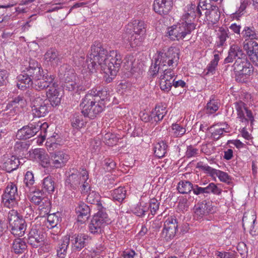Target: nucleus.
Wrapping results in <instances>:
<instances>
[{"mask_svg": "<svg viewBox=\"0 0 258 258\" xmlns=\"http://www.w3.org/2000/svg\"><path fill=\"white\" fill-rule=\"evenodd\" d=\"M243 49L246 51V58L247 56L249 59H251L254 52L258 51V43L255 41H249L243 45Z\"/></svg>", "mask_w": 258, "mask_h": 258, "instance_id": "obj_32", "label": "nucleus"}, {"mask_svg": "<svg viewBox=\"0 0 258 258\" xmlns=\"http://www.w3.org/2000/svg\"><path fill=\"white\" fill-rule=\"evenodd\" d=\"M97 210L98 212L94 215L89 225V231L94 234L101 233L103 227L109 222L105 209L102 205H100Z\"/></svg>", "mask_w": 258, "mask_h": 258, "instance_id": "obj_9", "label": "nucleus"}, {"mask_svg": "<svg viewBox=\"0 0 258 258\" xmlns=\"http://www.w3.org/2000/svg\"><path fill=\"white\" fill-rule=\"evenodd\" d=\"M26 105V100L23 97L18 96L7 104L1 116H6V120L21 111V109Z\"/></svg>", "mask_w": 258, "mask_h": 258, "instance_id": "obj_12", "label": "nucleus"}, {"mask_svg": "<svg viewBox=\"0 0 258 258\" xmlns=\"http://www.w3.org/2000/svg\"><path fill=\"white\" fill-rule=\"evenodd\" d=\"M88 179V172L83 169L81 172H79L76 168H71L68 171L65 184L71 190H77L79 188L82 182Z\"/></svg>", "mask_w": 258, "mask_h": 258, "instance_id": "obj_10", "label": "nucleus"}, {"mask_svg": "<svg viewBox=\"0 0 258 258\" xmlns=\"http://www.w3.org/2000/svg\"><path fill=\"white\" fill-rule=\"evenodd\" d=\"M111 192V195L114 201L122 202L125 198L126 190L124 187H119Z\"/></svg>", "mask_w": 258, "mask_h": 258, "instance_id": "obj_38", "label": "nucleus"}, {"mask_svg": "<svg viewBox=\"0 0 258 258\" xmlns=\"http://www.w3.org/2000/svg\"><path fill=\"white\" fill-rule=\"evenodd\" d=\"M81 188V191L82 194H87L89 190H90V186L89 185L88 183L87 182V180L85 182H82V183L80 185L78 189Z\"/></svg>", "mask_w": 258, "mask_h": 258, "instance_id": "obj_63", "label": "nucleus"}, {"mask_svg": "<svg viewBox=\"0 0 258 258\" xmlns=\"http://www.w3.org/2000/svg\"><path fill=\"white\" fill-rule=\"evenodd\" d=\"M213 3L214 2L212 0H199V5L203 10H207L215 6Z\"/></svg>", "mask_w": 258, "mask_h": 258, "instance_id": "obj_53", "label": "nucleus"}, {"mask_svg": "<svg viewBox=\"0 0 258 258\" xmlns=\"http://www.w3.org/2000/svg\"><path fill=\"white\" fill-rule=\"evenodd\" d=\"M168 145L166 143L162 141L156 143L154 147V154L159 158L163 157L167 152Z\"/></svg>", "mask_w": 258, "mask_h": 258, "instance_id": "obj_36", "label": "nucleus"}, {"mask_svg": "<svg viewBox=\"0 0 258 258\" xmlns=\"http://www.w3.org/2000/svg\"><path fill=\"white\" fill-rule=\"evenodd\" d=\"M178 222L175 217H168L164 222L161 235L166 241L172 239L178 232Z\"/></svg>", "mask_w": 258, "mask_h": 258, "instance_id": "obj_15", "label": "nucleus"}, {"mask_svg": "<svg viewBox=\"0 0 258 258\" xmlns=\"http://www.w3.org/2000/svg\"><path fill=\"white\" fill-rule=\"evenodd\" d=\"M54 79L55 76L48 73L47 71H46V73L44 72L43 74L41 75V77L37 78L30 86H32L36 90H42L48 87L50 88L51 85H52V87L55 86L56 84L54 82Z\"/></svg>", "mask_w": 258, "mask_h": 258, "instance_id": "obj_16", "label": "nucleus"}, {"mask_svg": "<svg viewBox=\"0 0 258 258\" xmlns=\"http://www.w3.org/2000/svg\"><path fill=\"white\" fill-rule=\"evenodd\" d=\"M177 76L172 81V85L175 88L181 87L184 88L186 86L185 82L181 80H176Z\"/></svg>", "mask_w": 258, "mask_h": 258, "instance_id": "obj_61", "label": "nucleus"}, {"mask_svg": "<svg viewBox=\"0 0 258 258\" xmlns=\"http://www.w3.org/2000/svg\"><path fill=\"white\" fill-rule=\"evenodd\" d=\"M173 25L168 28L166 36L172 40L183 39L186 36L190 35L196 29L194 23L187 22L186 20Z\"/></svg>", "mask_w": 258, "mask_h": 258, "instance_id": "obj_7", "label": "nucleus"}, {"mask_svg": "<svg viewBox=\"0 0 258 258\" xmlns=\"http://www.w3.org/2000/svg\"><path fill=\"white\" fill-rule=\"evenodd\" d=\"M83 114L79 112L75 113L70 117V120L72 127L77 130L85 126L86 121L84 119Z\"/></svg>", "mask_w": 258, "mask_h": 258, "instance_id": "obj_30", "label": "nucleus"}, {"mask_svg": "<svg viewBox=\"0 0 258 258\" xmlns=\"http://www.w3.org/2000/svg\"><path fill=\"white\" fill-rule=\"evenodd\" d=\"M172 85V81H167L161 80L160 87L162 90L168 92L171 89Z\"/></svg>", "mask_w": 258, "mask_h": 258, "instance_id": "obj_54", "label": "nucleus"}, {"mask_svg": "<svg viewBox=\"0 0 258 258\" xmlns=\"http://www.w3.org/2000/svg\"><path fill=\"white\" fill-rule=\"evenodd\" d=\"M78 214V221L81 223L85 222L90 216V208L83 202H80L76 208Z\"/></svg>", "mask_w": 258, "mask_h": 258, "instance_id": "obj_27", "label": "nucleus"}, {"mask_svg": "<svg viewBox=\"0 0 258 258\" xmlns=\"http://www.w3.org/2000/svg\"><path fill=\"white\" fill-rule=\"evenodd\" d=\"M38 127H35V123H29L19 130L16 134L18 140H27L34 136L37 133Z\"/></svg>", "mask_w": 258, "mask_h": 258, "instance_id": "obj_20", "label": "nucleus"}, {"mask_svg": "<svg viewBox=\"0 0 258 258\" xmlns=\"http://www.w3.org/2000/svg\"><path fill=\"white\" fill-rule=\"evenodd\" d=\"M198 154V150L191 146H188L186 152V156L187 158H190L196 156Z\"/></svg>", "mask_w": 258, "mask_h": 258, "instance_id": "obj_62", "label": "nucleus"}, {"mask_svg": "<svg viewBox=\"0 0 258 258\" xmlns=\"http://www.w3.org/2000/svg\"><path fill=\"white\" fill-rule=\"evenodd\" d=\"M35 127H38L37 130V133L40 131V134L43 138H45V134L47 132V129L48 127V123L46 122L43 123H41L40 122H38L37 123H35Z\"/></svg>", "mask_w": 258, "mask_h": 258, "instance_id": "obj_51", "label": "nucleus"}, {"mask_svg": "<svg viewBox=\"0 0 258 258\" xmlns=\"http://www.w3.org/2000/svg\"><path fill=\"white\" fill-rule=\"evenodd\" d=\"M68 238H70L73 247L78 251H80L86 246L91 239L89 236L85 233L75 234L69 235Z\"/></svg>", "mask_w": 258, "mask_h": 258, "instance_id": "obj_18", "label": "nucleus"}, {"mask_svg": "<svg viewBox=\"0 0 258 258\" xmlns=\"http://www.w3.org/2000/svg\"><path fill=\"white\" fill-rule=\"evenodd\" d=\"M44 236L41 231L32 228L28 234V242L34 247L40 246L43 242Z\"/></svg>", "mask_w": 258, "mask_h": 258, "instance_id": "obj_25", "label": "nucleus"}, {"mask_svg": "<svg viewBox=\"0 0 258 258\" xmlns=\"http://www.w3.org/2000/svg\"><path fill=\"white\" fill-rule=\"evenodd\" d=\"M44 72L41 67H39L37 63L33 66H30L29 68H26L25 70L22 72L21 74L17 77L18 88L23 90L34 82L37 78L41 77V75Z\"/></svg>", "mask_w": 258, "mask_h": 258, "instance_id": "obj_4", "label": "nucleus"}, {"mask_svg": "<svg viewBox=\"0 0 258 258\" xmlns=\"http://www.w3.org/2000/svg\"><path fill=\"white\" fill-rule=\"evenodd\" d=\"M152 111L153 112V115L156 116L157 121H160L162 120L167 112L165 107L160 105L156 106L154 109Z\"/></svg>", "mask_w": 258, "mask_h": 258, "instance_id": "obj_48", "label": "nucleus"}, {"mask_svg": "<svg viewBox=\"0 0 258 258\" xmlns=\"http://www.w3.org/2000/svg\"><path fill=\"white\" fill-rule=\"evenodd\" d=\"M155 59V63L151 65L149 70L151 76L153 77H155L159 72L162 73V69L164 68L163 66L160 65V61H157V58Z\"/></svg>", "mask_w": 258, "mask_h": 258, "instance_id": "obj_49", "label": "nucleus"}, {"mask_svg": "<svg viewBox=\"0 0 258 258\" xmlns=\"http://www.w3.org/2000/svg\"><path fill=\"white\" fill-rule=\"evenodd\" d=\"M121 56L116 50L108 51L100 43L95 42L91 46L90 53L86 59L88 68L95 70L100 67L104 74L110 76L106 82H110L119 70L121 64Z\"/></svg>", "mask_w": 258, "mask_h": 258, "instance_id": "obj_1", "label": "nucleus"}, {"mask_svg": "<svg viewBox=\"0 0 258 258\" xmlns=\"http://www.w3.org/2000/svg\"><path fill=\"white\" fill-rule=\"evenodd\" d=\"M47 221L52 227L56 226L59 223V219L55 214H49L47 217Z\"/></svg>", "mask_w": 258, "mask_h": 258, "instance_id": "obj_55", "label": "nucleus"}, {"mask_svg": "<svg viewBox=\"0 0 258 258\" xmlns=\"http://www.w3.org/2000/svg\"><path fill=\"white\" fill-rule=\"evenodd\" d=\"M100 199V195L95 191H90L86 199L88 203L96 205L97 208H99L100 205H102Z\"/></svg>", "mask_w": 258, "mask_h": 258, "instance_id": "obj_42", "label": "nucleus"}, {"mask_svg": "<svg viewBox=\"0 0 258 258\" xmlns=\"http://www.w3.org/2000/svg\"><path fill=\"white\" fill-rule=\"evenodd\" d=\"M19 196L16 185L10 183L5 189V193L2 196V202L4 206L11 208L17 205Z\"/></svg>", "mask_w": 258, "mask_h": 258, "instance_id": "obj_14", "label": "nucleus"}, {"mask_svg": "<svg viewBox=\"0 0 258 258\" xmlns=\"http://www.w3.org/2000/svg\"><path fill=\"white\" fill-rule=\"evenodd\" d=\"M193 188V184L188 181H181L178 183L177 189L182 194H187L190 192Z\"/></svg>", "mask_w": 258, "mask_h": 258, "instance_id": "obj_40", "label": "nucleus"}, {"mask_svg": "<svg viewBox=\"0 0 258 258\" xmlns=\"http://www.w3.org/2000/svg\"><path fill=\"white\" fill-rule=\"evenodd\" d=\"M205 187L207 194H210L211 192L216 195H220L221 194V190L214 183H210Z\"/></svg>", "mask_w": 258, "mask_h": 258, "instance_id": "obj_52", "label": "nucleus"}, {"mask_svg": "<svg viewBox=\"0 0 258 258\" xmlns=\"http://www.w3.org/2000/svg\"><path fill=\"white\" fill-rule=\"evenodd\" d=\"M234 105L237 118L242 122L248 123L249 120L252 123L254 121V117L251 110L247 109L245 104L242 101H239L236 102Z\"/></svg>", "mask_w": 258, "mask_h": 258, "instance_id": "obj_17", "label": "nucleus"}, {"mask_svg": "<svg viewBox=\"0 0 258 258\" xmlns=\"http://www.w3.org/2000/svg\"><path fill=\"white\" fill-rule=\"evenodd\" d=\"M115 135L110 133H106L103 136L104 142L109 145L111 146L114 144Z\"/></svg>", "mask_w": 258, "mask_h": 258, "instance_id": "obj_56", "label": "nucleus"}, {"mask_svg": "<svg viewBox=\"0 0 258 258\" xmlns=\"http://www.w3.org/2000/svg\"><path fill=\"white\" fill-rule=\"evenodd\" d=\"M70 243V238L65 237L62 242L57 250V255L60 258H63L66 254L67 250Z\"/></svg>", "mask_w": 258, "mask_h": 258, "instance_id": "obj_45", "label": "nucleus"}, {"mask_svg": "<svg viewBox=\"0 0 258 258\" xmlns=\"http://www.w3.org/2000/svg\"><path fill=\"white\" fill-rule=\"evenodd\" d=\"M248 4L247 0H243L241 1L240 5L237 11L231 14V18L233 19L239 20V18L244 14L245 10L246 9Z\"/></svg>", "mask_w": 258, "mask_h": 258, "instance_id": "obj_44", "label": "nucleus"}, {"mask_svg": "<svg viewBox=\"0 0 258 258\" xmlns=\"http://www.w3.org/2000/svg\"><path fill=\"white\" fill-rule=\"evenodd\" d=\"M21 161L16 156L6 155L4 156L1 167L8 172H11L18 168Z\"/></svg>", "mask_w": 258, "mask_h": 258, "instance_id": "obj_19", "label": "nucleus"}, {"mask_svg": "<svg viewBox=\"0 0 258 258\" xmlns=\"http://www.w3.org/2000/svg\"><path fill=\"white\" fill-rule=\"evenodd\" d=\"M108 96L106 89L103 87H98L90 90L80 105L84 116L94 119L105 108Z\"/></svg>", "mask_w": 258, "mask_h": 258, "instance_id": "obj_2", "label": "nucleus"}, {"mask_svg": "<svg viewBox=\"0 0 258 258\" xmlns=\"http://www.w3.org/2000/svg\"><path fill=\"white\" fill-rule=\"evenodd\" d=\"M56 86L57 85H55L52 87H50L46 92V96L48 98L47 99L51 104V108L56 107L60 103L61 97L58 90L56 88Z\"/></svg>", "mask_w": 258, "mask_h": 258, "instance_id": "obj_28", "label": "nucleus"}, {"mask_svg": "<svg viewBox=\"0 0 258 258\" xmlns=\"http://www.w3.org/2000/svg\"><path fill=\"white\" fill-rule=\"evenodd\" d=\"M159 204L160 203L156 199H152L150 200L149 206L147 209L150 208L151 213H154V214H155L156 211L159 209Z\"/></svg>", "mask_w": 258, "mask_h": 258, "instance_id": "obj_58", "label": "nucleus"}, {"mask_svg": "<svg viewBox=\"0 0 258 258\" xmlns=\"http://www.w3.org/2000/svg\"><path fill=\"white\" fill-rule=\"evenodd\" d=\"M8 219L10 227L11 228V233L16 236H22L26 229L25 220L14 210L9 213Z\"/></svg>", "mask_w": 258, "mask_h": 258, "instance_id": "obj_11", "label": "nucleus"}, {"mask_svg": "<svg viewBox=\"0 0 258 258\" xmlns=\"http://www.w3.org/2000/svg\"><path fill=\"white\" fill-rule=\"evenodd\" d=\"M43 193V191L39 190L33 191V194H30L29 196L30 200L35 205H40L42 201L44 200L42 198Z\"/></svg>", "mask_w": 258, "mask_h": 258, "instance_id": "obj_47", "label": "nucleus"}, {"mask_svg": "<svg viewBox=\"0 0 258 258\" xmlns=\"http://www.w3.org/2000/svg\"><path fill=\"white\" fill-rule=\"evenodd\" d=\"M172 130L173 135L176 137H181L186 132V129L184 127L177 123L172 125Z\"/></svg>", "mask_w": 258, "mask_h": 258, "instance_id": "obj_50", "label": "nucleus"}, {"mask_svg": "<svg viewBox=\"0 0 258 258\" xmlns=\"http://www.w3.org/2000/svg\"><path fill=\"white\" fill-rule=\"evenodd\" d=\"M30 145L27 142L18 141L14 146V151L19 156H25L27 154Z\"/></svg>", "mask_w": 258, "mask_h": 258, "instance_id": "obj_34", "label": "nucleus"}, {"mask_svg": "<svg viewBox=\"0 0 258 258\" xmlns=\"http://www.w3.org/2000/svg\"><path fill=\"white\" fill-rule=\"evenodd\" d=\"M27 248L26 243L20 238L15 239L13 242L12 248L17 254L22 253Z\"/></svg>", "mask_w": 258, "mask_h": 258, "instance_id": "obj_39", "label": "nucleus"}, {"mask_svg": "<svg viewBox=\"0 0 258 258\" xmlns=\"http://www.w3.org/2000/svg\"><path fill=\"white\" fill-rule=\"evenodd\" d=\"M197 167L212 175H216L221 181L229 182L231 179L230 176L227 173L212 168L208 165L203 164L202 162L198 163Z\"/></svg>", "mask_w": 258, "mask_h": 258, "instance_id": "obj_21", "label": "nucleus"}, {"mask_svg": "<svg viewBox=\"0 0 258 258\" xmlns=\"http://www.w3.org/2000/svg\"><path fill=\"white\" fill-rule=\"evenodd\" d=\"M26 95L32 101L31 111L34 117H41L46 116L51 109V104L47 99L40 97L39 94L32 93L28 90Z\"/></svg>", "mask_w": 258, "mask_h": 258, "instance_id": "obj_5", "label": "nucleus"}, {"mask_svg": "<svg viewBox=\"0 0 258 258\" xmlns=\"http://www.w3.org/2000/svg\"><path fill=\"white\" fill-rule=\"evenodd\" d=\"M219 106V101L214 97H211L207 104L206 112L209 114L214 113L218 110Z\"/></svg>", "mask_w": 258, "mask_h": 258, "instance_id": "obj_37", "label": "nucleus"}, {"mask_svg": "<svg viewBox=\"0 0 258 258\" xmlns=\"http://www.w3.org/2000/svg\"><path fill=\"white\" fill-rule=\"evenodd\" d=\"M52 164L55 168L63 167L68 161L69 156L63 151H55L51 153Z\"/></svg>", "mask_w": 258, "mask_h": 258, "instance_id": "obj_26", "label": "nucleus"}, {"mask_svg": "<svg viewBox=\"0 0 258 258\" xmlns=\"http://www.w3.org/2000/svg\"><path fill=\"white\" fill-rule=\"evenodd\" d=\"M44 58L52 65L58 66L61 62L62 56L56 49L50 48L44 54Z\"/></svg>", "mask_w": 258, "mask_h": 258, "instance_id": "obj_29", "label": "nucleus"}, {"mask_svg": "<svg viewBox=\"0 0 258 258\" xmlns=\"http://www.w3.org/2000/svg\"><path fill=\"white\" fill-rule=\"evenodd\" d=\"M24 182L27 186L32 185L34 182V175L32 172L27 171L25 174Z\"/></svg>", "mask_w": 258, "mask_h": 258, "instance_id": "obj_57", "label": "nucleus"}, {"mask_svg": "<svg viewBox=\"0 0 258 258\" xmlns=\"http://www.w3.org/2000/svg\"><path fill=\"white\" fill-rule=\"evenodd\" d=\"M59 72L63 90L70 92L78 91L81 86L77 84L75 81L76 76L71 66L63 64L60 66Z\"/></svg>", "mask_w": 258, "mask_h": 258, "instance_id": "obj_8", "label": "nucleus"}, {"mask_svg": "<svg viewBox=\"0 0 258 258\" xmlns=\"http://www.w3.org/2000/svg\"><path fill=\"white\" fill-rule=\"evenodd\" d=\"M134 213L138 216L142 217L145 215V213L147 211V208H143L141 206H137L134 209Z\"/></svg>", "mask_w": 258, "mask_h": 258, "instance_id": "obj_60", "label": "nucleus"}, {"mask_svg": "<svg viewBox=\"0 0 258 258\" xmlns=\"http://www.w3.org/2000/svg\"><path fill=\"white\" fill-rule=\"evenodd\" d=\"M42 191L45 190L51 193L54 190V182L51 176L44 178L42 182Z\"/></svg>", "mask_w": 258, "mask_h": 258, "instance_id": "obj_41", "label": "nucleus"}, {"mask_svg": "<svg viewBox=\"0 0 258 258\" xmlns=\"http://www.w3.org/2000/svg\"><path fill=\"white\" fill-rule=\"evenodd\" d=\"M121 61L122 60H121ZM135 61V58L133 55L128 54L126 55L123 61L121 62L123 63V68L131 74H134L136 72L135 68L133 66Z\"/></svg>", "mask_w": 258, "mask_h": 258, "instance_id": "obj_35", "label": "nucleus"}, {"mask_svg": "<svg viewBox=\"0 0 258 258\" xmlns=\"http://www.w3.org/2000/svg\"><path fill=\"white\" fill-rule=\"evenodd\" d=\"M197 6L194 4H191L187 6V12L183 16V20L193 23L192 21L196 18Z\"/></svg>", "mask_w": 258, "mask_h": 258, "instance_id": "obj_33", "label": "nucleus"}, {"mask_svg": "<svg viewBox=\"0 0 258 258\" xmlns=\"http://www.w3.org/2000/svg\"><path fill=\"white\" fill-rule=\"evenodd\" d=\"M213 212H214L213 206L211 202L204 201L198 203L195 206V214L200 218Z\"/></svg>", "mask_w": 258, "mask_h": 258, "instance_id": "obj_23", "label": "nucleus"}, {"mask_svg": "<svg viewBox=\"0 0 258 258\" xmlns=\"http://www.w3.org/2000/svg\"><path fill=\"white\" fill-rule=\"evenodd\" d=\"M173 6L172 0H155L153 4L154 11L159 15H167Z\"/></svg>", "mask_w": 258, "mask_h": 258, "instance_id": "obj_22", "label": "nucleus"}, {"mask_svg": "<svg viewBox=\"0 0 258 258\" xmlns=\"http://www.w3.org/2000/svg\"><path fill=\"white\" fill-rule=\"evenodd\" d=\"M9 73L6 70H0V87L6 84Z\"/></svg>", "mask_w": 258, "mask_h": 258, "instance_id": "obj_59", "label": "nucleus"}, {"mask_svg": "<svg viewBox=\"0 0 258 258\" xmlns=\"http://www.w3.org/2000/svg\"><path fill=\"white\" fill-rule=\"evenodd\" d=\"M115 163L111 159H106L105 160V165L106 169L107 171H111L115 167Z\"/></svg>", "mask_w": 258, "mask_h": 258, "instance_id": "obj_64", "label": "nucleus"}, {"mask_svg": "<svg viewBox=\"0 0 258 258\" xmlns=\"http://www.w3.org/2000/svg\"><path fill=\"white\" fill-rule=\"evenodd\" d=\"M235 81L238 83H246L249 77L253 73V67L246 58V54L237 45H232L228 51V56L225 58V64L232 62Z\"/></svg>", "mask_w": 258, "mask_h": 258, "instance_id": "obj_3", "label": "nucleus"}, {"mask_svg": "<svg viewBox=\"0 0 258 258\" xmlns=\"http://www.w3.org/2000/svg\"><path fill=\"white\" fill-rule=\"evenodd\" d=\"M205 16L208 21L213 23L217 22L220 17V13L216 6H213L210 9H208L205 12Z\"/></svg>", "mask_w": 258, "mask_h": 258, "instance_id": "obj_31", "label": "nucleus"}, {"mask_svg": "<svg viewBox=\"0 0 258 258\" xmlns=\"http://www.w3.org/2000/svg\"><path fill=\"white\" fill-rule=\"evenodd\" d=\"M179 50L175 47H170L164 52H159L157 61H160V65L164 67L170 66L175 63L177 65L179 60Z\"/></svg>", "mask_w": 258, "mask_h": 258, "instance_id": "obj_13", "label": "nucleus"}, {"mask_svg": "<svg viewBox=\"0 0 258 258\" xmlns=\"http://www.w3.org/2000/svg\"><path fill=\"white\" fill-rule=\"evenodd\" d=\"M147 25L143 21L139 20H135L132 23H129L127 26V30L130 31L133 29V33H131L127 35V33L130 32H126L123 35L124 38H126L132 46L134 45H137L139 42H141L142 39V36L146 34L147 31Z\"/></svg>", "mask_w": 258, "mask_h": 258, "instance_id": "obj_6", "label": "nucleus"}, {"mask_svg": "<svg viewBox=\"0 0 258 258\" xmlns=\"http://www.w3.org/2000/svg\"><path fill=\"white\" fill-rule=\"evenodd\" d=\"M243 37L251 39H256L257 34L255 32V29L253 27L245 26L241 32Z\"/></svg>", "mask_w": 258, "mask_h": 258, "instance_id": "obj_46", "label": "nucleus"}, {"mask_svg": "<svg viewBox=\"0 0 258 258\" xmlns=\"http://www.w3.org/2000/svg\"><path fill=\"white\" fill-rule=\"evenodd\" d=\"M32 158L39 162L41 165L46 168L50 165L49 157L43 149H35L31 154Z\"/></svg>", "mask_w": 258, "mask_h": 258, "instance_id": "obj_24", "label": "nucleus"}, {"mask_svg": "<svg viewBox=\"0 0 258 258\" xmlns=\"http://www.w3.org/2000/svg\"><path fill=\"white\" fill-rule=\"evenodd\" d=\"M229 31L228 29H225L224 28H220L219 32L218 33V38L219 39V41L216 42L217 46L220 47L223 46L226 39L229 37Z\"/></svg>", "mask_w": 258, "mask_h": 258, "instance_id": "obj_43", "label": "nucleus"}]
</instances>
